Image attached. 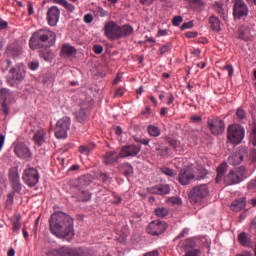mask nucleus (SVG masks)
Listing matches in <instances>:
<instances>
[{
  "label": "nucleus",
  "mask_w": 256,
  "mask_h": 256,
  "mask_svg": "<svg viewBox=\"0 0 256 256\" xmlns=\"http://www.w3.org/2000/svg\"><path fill=\"white\" fill-rule=\"evenodd\" d=\"M161 2H165L166 0H159ZM154 2V0H140V3H142V5L145 6H150L152 5V3Z\"/></svg>",
  "instance_id": "obj_58"
},
{
  "label": "nucleus",
  "mask_w": 256,
  "mask_h": 256,
  "mask_svg": "<svg viewBox=\"0 0 256 256\" xmlns=\"http://www.w3.org/2000/svg\"><path fill=\"white\" fill-rule=\"evenodd\" d=\"M256 230V217L252 219V222L250 223V231Z\"/></svg>",
  "instance_id": "obj_62"
},
{
  "label": "nucleus",
  "mask_w": 256,
  "mask_h": 256,
  "mask_svg": "<svg viewBox=\"0 0 256 256\" xmlns=\"http://www.w3.org/2000/svg\"><path fill=\"white\" fill-rule=\"evenodd\" d=\"M7 96H9V90L6 88L0 89V100H6Z\"/></svg>",
  "instance_id": "obj_48"
},
{
  "label": "nucleus",
  "mask_w": 256,
  "mask_h": 256,
  "mask_svg": "<svg viewBox=\"0 0 256 256\" xmlns=\"http://www.w3.org/2000/svg\"><path fill=\"white\" fill-rule=\"evenodd\" d=\"M14 204H15V192H11L7 194L6 209L11 211L13 209Z\"/></svg>",
  "instance_id": "obj_32"
},
{
  "label": "nucleus",
  "mask_w": 256,
  "mask_h": 256,
  "mask_svg": "<svg viewBox=\"0 0 256 256\" xmlns=\"http://www.w3.org/2000/svg\"><path fill=\"white\" fill-rule=\"evenodd\" d=\"M250 159L252 160L253 164H256V150L252 149V151H250Z\"/></svg>",
  "instance_id": "obj_60"
},
{
  "label": "nucleus",
  "mask_w": 256,
  "mask_h": 256,
  "mask_svg": "<svg viewBox=\"0 0 256 256\" xmlns=\"http://www.w3.org/2000/svg\"><path fill=\"white\" fill-rule=\"evenodd\" d=\"M147 133L150 137L157 138L161 135V129H159L157 126L149 125L147 126Z\"/></svg>",
  "instance_id": "obj_28"
},
{
  "label": "nucleus",
  "mask_w": 256,
  "mask_h": 256,
  "mask_svg": "<svg viewBox=\"0 0 256 256\" xmlns=\"http://www.w3.org/2000/svg\"><path fill=\"white\" fill-rule=\"evenodd\" d=\"M236 117L239 121H243L245 120V118H247V114L245 113V110L238 108V110L236 111Z\"/></svg>",
  "instance_id": "obj_42"
},
{
  "label": "nucleus",
  "mask_w": 256,
  "mask_h": 256,
  "mask_svg": "<svg viewBox=\"0 0 256 256\" xmlns=\"http://www.w3.org/2000/svg\"><path fill=\"white\" fill-rule=\"evenodd\" d=\"M117 159L116 151H109L103 156V163H105V165H112L117 162Z\"/></svg>",
  "instance_id": "obj_25"
},
{
  "label": "nucleus",
  "mask_w": 256,
  "mask_h": 256,
  "mask_svg": "<svg viewBox=\"0 0 256 256\" xmlns=\"http://www.w3.org/2000/svg\"><path fill=\"white\" fill-rule=\"evenodd\" d=\"M100 181L103 183H110V177L107 173H100Z\"/></svg>",
  "instance_id": "obj_51"
},
{
  "label": "nucleus",
  "mask_w": 256,
  "mask_h": 256,
  "mask_svg": "<svg viewBox=\"0 0 256 256\" xmlns=\"http://www.w3.org/2000/svg\"><path fill=\"white\" fill-rule=\"evenodd\" d=\"M23 53V48L18 42H14L13 44H9L6 48V55L13 59H18Z\"/></svg>",
  "instance_id": "obj_18"
},
{
  "label": "nucleus",
  "mask_w": 256,
  "mask_h": 256,
  "mask_svg": "<svg viewBox=\"0 0 256 256\" xmlns=\"http://www.w3.org/2000/svg\"><path fill=\"white\" fill-rule=\"evenodd\" d=\"M208 128L213 135H220L225 131V124L224 121L217 119H208Z\"/></svg>",
  "instance_id": "obj_15"
},
{
  "label": "nucleus",
  "mask_w": 256,
  "mask_h": 256,
  "mask_svg": "<svg viewBox=\"0 0 256 256\" xmlns=\"http://www.w3.org/2000/svg\"><path fill=\"white\" fill-rule=\"evenodd\" d=\"M56 42V34L55 32L48 29H40L37 32L32 34L28 45L30 49L36 51L39 49H44V51L40 52V57L46 61H51L53 59V52L48 50V48L53 47Z\"/></svg>",
  "instance_id": "obj_2"
},
{
  "label": "nucleus",
  "mask_w": 256,
  "mask_h": 256,
  "mask_svg": "<svg viewBox=\"0 0 256 256\" xmlns=\"http://www.w3.org/2000/svg\"><path fill=\"white\" fill-rule=\"evenodd\" d=\"M147 192H149V194H156V195H158L159 194V185L147 188Z\"/></svg>",
  "instance_id": "obj_50"
},
{
  "label": "nucleus",
  "mask_w": 256,
  "mask_h": 256,
  "mask_svg": "<svg viewBox=\"0 0 256 256\" xmlns=\"http://www.w3.org/2000/svg\"><path fill=\"white\" fill-rule=\"evenodd\" d=\"M48 256H86L83 248H70L63 246L58 249L49 250Z\"/></svg>",
  "instance_id": "obj_8"
},
{
  "label": "nucleus",
  "mask_w": 256,
  "mask_h": 256,
  "mask_svg": "<svg viewBox=\"0 0 256 256\" xmlns=\"http://www.w3.org/2000/svg\"><path fill=\"white\" fill-rule=\"evenodd\" d=\"M14 154H16L18 158L25 160H29L32 156L27 145L23 143H18L16 146H14Z\"/></svg>",
  "instance_id": "obj_17"
},
{
  "label": "nucleus",
  "mask_w": 256,
  "mask_h": 256,
  "mask_svg": "<svg viewBox=\"0 0 256 256\" xmlns=\"http://www.w3.org/2000/svg\"><path fill=\"white\" fill-rule=\"evenodd\" d=\"M46 142V130H37L34 134V143L37 146H42Z\"/></svg>",
  "instance_id": "obj_24"
},
{
  "label": "nucleus",
  "mask_w": 256,
  "mask_h": 256,
  "mask_svg": "<svg viewBox=\"0 0 256 256\" xmlns=\"http://www.w3.org/2000/svg\"><path fill=\"white\" fill-rule=\"evenodd\" d=\"M53 3L65 8L68 13H74L75 11L74 4L69 3L67 0H53Z\"/></svg>",
  "instance_id": "obj_26"
},
{
  "label": "nucleus",
  "mask_w": 256,
  "mask_h": 256,
  "mask_svg": "<svg viewBox=\"0 0 256 256\" xmlns=\"http://www.w3.org/2000/svg\"><path fill=\"white\" fill-rule=\"evenodd\" d=\"M131 35H133V27L128 24L121 25L119 28V32L116 36V41L121 39H127Z\"/></svg>",
  "instance_id": "obj_22"
},
{
  "label": "nucleus",
  "mask_w": 256,
  "mask_h": 256,
  "mask_svg": "<svg viewBox=\"0 0 256 256\" xmlns=\"http://www.w3.org/2000/svg\"><path fill=\"white\" fill-rule=\"evenodd\" d=\"M91 184V176L83 175L79 178V186L87 187Z\"/></svg>",
  "instance_id": "obj_36"
},
{
  "label": "nucleus",
  "mask_w": 256,
  "mask_h": 256,
  "mask_svg": "<svg viewBox=\"0 0 256 256\" xmlns=\"http://www.w3.org/2000/svg\"><path fill=\"white\" fill-rule=\"evenodd\" d=\"M175 100V97L173 96L172 93L169 94V97H168V101L166 102V104L168 106H170L171 104H173V101Z\"/></svg>",
  "instance_id": "obj_63"
},
{
  "label": "nucleus",
  "mask_w": 256,
  "mask_h": 256,
  "mask_svg": "<svg viewBox=\"0 0 256 256\" xmlns=\"http://www.w3.org/2000/svg\"><path fill=\"white\" fill-rule=\"evenodd\" d=\"M155 213L157 217L163 219L168 216L170 211L166 208H156Z\"/></svg>",
  "instance_id": "obj_37"
},
{
  "label": "nucleus",
  "mask_w": 256,
  "mask_h": 256,
  "mask_svg": "<svg viewBox=\"0 0 256 256\" xmlns=\"http://www.w3.org/2000/svg\"><path fill=\"white\" fill-rule=\"evenodd\" d=\"M21 224H20V217H17L13 220V231L18 232L20 231Z\"/></svg>",
  "instance_id": "obj_46"
},
{
  "label": "nucleus",
  "mask_w": 256,
  "mask_h": 256,
  "mask_svg": "<svg viewBox=\"0 0 256 256\" xmlns=\"http://www.w3.org/2000/svg\"><path fill=\"white\" fill-rule=\"evenodd\" d=\"M166 223L160 220H154L150 222L147 227V233L152 236H160L166 231Z\"/></svg>",
  "instance_id": "obj_14"
},
{
  "label": "nucleus",
  "mask_w": 256,
  "mask_h": 256,
  "mask_svg": "<svg viewBox=\"0 0 256 256\" xmlns=\"http://www.w3.org/2000/svg\"><path fill=\"white\" fill-rule=\"evenodd\" d=\"M79 200H81L82 202H88L89 200H91V194H89L88 191H81L79 193Z\"/></svg>",
  "instance_id": "obj_40"
},
{
  "label": "nucleus",
  "mask_w": 256,
  "mask_h": 256,
  "mask_svg": "<svg viewBox=\"0 0 256 256\" xmlns=\"http://www.w3.org/2000/svg\"><path fill=\"white\" fill-rule=\"evenodd\" d=\"M170 193V186L168 184L159 185L158 195L163 196Z\"/></svg>",
  "instance_id": "obj_39"
},
{
  "label": "nucleus",
  "mask_w": 256,
  "mask_h": 256,
  "mask_svg": "<svg viewBox=\"0 0 256 256\" xmlns=\"http://www.w3.org/2000/svg\"><path fill=\"white\" fill-rule=\"evenodd\" d=\"M208 194H209L208 185L200 184L198 186H194V188L190 190V194H189L190 202L194 204L201 203V201L205 200Z\"/></svg>",
  "instance_id": "obj_7"
},
{
  "label": "nucleus",
  "mask_w": 256,
  "mask_h": 256,
  "mask_svg": "<svg viewBox=\"0 0 256 256\" xmlns=\"http://www.w3.org/2000/svg\"><path fill=\"white\" fill-rule=\"evenodd\" d=\"M75 120H77V122L84 124L86 122H88V118H89V109H88V104H84L81 106V109H79V111L75 112Z\"/></svg>",
  "instance_id": "obj_20"
},
{
  "label": "nucleus",
  "mask_w": 256,
  "mask_h": 256,
  "mask_svg": "<svg viewBox=\"0 0 256 256\" xmlns=\"http://www.w3.org/2000/svg\"><path fill=\"white\" fill-rule=\"evenodd\" d=\"M141 147L135 144H130L127 146L122 147L119 156L121 158H128V157H135L140 153Z\"/></svg>",
  "instance_id": "obj_16"
},
{
  "label": "nucleus",
  "mask_w": 256,
  "mask_h": 256,
  "mask_svg": "<svg viewBox=\"0 0 256 256\" xmlns=\"http://www.w3.org/2000/svg\"><path fill=\"white\" fill-rule=\"evenodd\" d=\"M227 171V163H222L217 168V177L215 178V182L219 183L224 177L225 172Z\"/></svg>",
  "instance_id": "obj_27"
},
{
  "label": "nucleus",
  "mask_w": 256,
  "mask_h": 256,
  "mask_svg": "<svg viewBox=\"0 0 256 256\" xmlns=\"http://www.w3.org/2000/svg\"><path fill=\"white\" fill-rule=\"evenodd\" d=\"M238 242L243 247L250 246V238H248L247 233H245V232L239 233V235H238Z\"/></svg>",
  "instance_id": "obj_30"
},
{
  "label": "nucleus",
  "mask_w": 256,
  "mask_h": 256,
  "mask_svg": "<svg viewBox=\"0 0 256 256\" xmlns=\"http://www.w3.org/2000/svg\"><path fill=\"white\" fill-rule=\"evenodd\" d=\"M49 231L59 239L74 238V220L64 212H54L49 218Z\"/></svg>",
  "instance_id": "obj_1"
},
{
  "label": "nucleus",
  "mask_w": 256,
  "mask_h": 256,
  "mask_svg": "<svg viewBox=\"0 0 256 256\" xmlns=\"http://www.w3.org/2000/svg\"><path fill=\"white\" fill-rule=\"evenodd\" d=\"M184 21V19L181 16H175L172 20V25L174 27L180 26V24Z\"/></svg>",
  "instance_id": "obj_47"
},
{
  "label": "nucleus",
  "mask_w": 256,
  "mask_h": 256,
  "mask_svg": "<svg viewBox=\"0 0 256 256\" xmlns=\"http://www.w3.org/2000/svg\"><path fill=\"white\" fill-rule=\"evenodd\" d=\"M143 256H159V253L155 250V251L149 252L147 254H144Z\"/></svg>",
  "instance_id": "obj_64"
},
{
  "label": "nucleus",
  "mask_w": 256,
  "mask_h": 256,
  "mask_svg": "<svg viewBox=\"0 0 256 256\" xmlns=\"http://www.w3.org/2000/svg\"><path fill=\"white\" fill-rule=\"evenodd\" d=\"M120 27L121 25L117 24L116 22L108 21L103 27V34L108 40L116 41Z\"/></svg>",
  "instance_id": "obj_13"
},
{
  "label": "nucleus",
  "mask_w": 256,
  "mask_h": 256,
  "mask_svg": "<svg viewBox=\"0 0 256 256\" xmlns=\"http://www.w3.org/2000/svg\"><path fill=\"white\" fill-rule=\"evenodd\" d=\"M247 207V198H239L234 201H232L231 204V211L232 212H241Z\"/></svg>",
  "instance_id": "obj_23"
},
{
  "label": "nucleus",
  "mask_w": 256,
  "mask_h": 256,
  "mask_svg": "<svg viewBox=\"0 0 256 256\" xmlns=\"http://www.w3.org/2000/svg\"><path fill=\"white\" fill-rule=\"evenodd\" d=\"M171 49V46L166 44L164 46L161 47V49H159V53L161 56L165 55V53L169 52Z\"/></svg>",
  "instance_id": "obj_53"
},
{
  "label": "nucleus",
  "mask_w": 256,
  "mask_h": 256,
  "mask_svg": "<svg viewBox=\"0 0 256 256\" xmlns=\"http://www.w3.org/2000/svg\"><path fill=\"white\" fill-rule=\"evenodd\" d=\"M61 54L67 56L75 55V48L70 46L69 44H65L61 46Z\"/></svg>",
  "instance_id": "obj_33"
},
{
  "label": "nucleus",
  "mask_w": 256,
  "mask_h": 256,
  "mask_svg": "<svg viewBox=\"0 0 256 256\" xmlns=\"http://www.w3.org/2000/svg\"><path fill=\"white\" fill-rule=\"evenodd\" d=\"M192 27H194V24L192 23V21H190V22H186V23L182 24V26H180V29L182 31H185L187 29H192Z\"/></svg>",
  "instance_id": "obj_54"
},
{
  "label": "nucleus",
  "mask_w": 256,
  "mask_h": 256,
  "mask_svg": "<svg viewBox=\"0 0 256 256\" xmlns=\"http://www.w3.org/2000/svg\"><path fill=\"white\" fill-rule=\"evenodd\" d=\"M161 173H163L164 175H166L168 177H175V175H177L175 173V171H173V169L168 168V167L161 168Z\"/></svg>",
  "instance_id": "obj_41"
},
{
  "label": "nucleus",
  "mask_w": 256,
  "mask_h": 256,
  "mask_svg": "<svg viewBox=\"0 0 256 256\" xmlns=\"http://www.w3.org/2000/svg\"><path fill=\"white\" fill-rule=\"evenodd\" d=\"M206 176V170H201V176L196 177L194 175V171L192 170L191 167L184 168L180 170L178 173V183L182 186H187L191 184V182L196 179V180H201L204 179Z\"/></svg>",
  "instance_id": "obj_5"
},
{
  "label": "nucleus",
  "mask_w": 256,
  "mask_h": 256,
  "mask_svg": "<svg viewBox=\"0 0 256 256\" xmlns=\"http://www.w3.org/2000/svg\"><path fill=\"white\" fill-rule=\"evenodd\" d=\"M28 68L32 71H36L37 69H39V62L38 61L29 62Z\"/></svg>",
  "instance_id": "obj_49"
},
{
  "label": "nucleus",
  "mask_w": 256,
  "mask_h": 256,
  "mask_svg": "<svg viewBox=\"0 0 256 256\" xmlns=\"http://www.w3.org/2000/svg\"><path fill=\"white\" fill-rule=\"evenodd\" d=\"M93 149H95L94 144L82 145V146H79V153H81L82 155H89V153H91V151H93Z\"/></svg>",
  "instance_id": "obj_34"
},
{
  "label": "nucleus",
  "mask_w": 256,
  "mask_h": 256,
  "mask_svg": "<svg viewBox=\"0 0 256 256\" xmlns=\"http://www.w3.org/2000/svg\"><path fill=\"white\" fill-rule=\"evenodd\" d=\"M93 52H95L96 55H101L103 53L102 45L93 46Z\"/></svg>",
  "instance_id": "obj_55"
},
{
  "label": "nucleus",
  "mask_w": 256,
  "mask_h": 256,
  "mask_svg": "<svg viewBox=\"0 0 256 256\" xmlns=\"http://www.w3.org/2000/svg\"><path fill=\"white\" fill-rule=\"evenodd\" d=\"M70 130V118L65 116L56 122L54 128V137L56 139H66Z\"/></svg>",
  "instance_id": "obj_9"
},
{
  "label": "nucleus",
  "mask_w": 256,
  "mask_h": 256,
  "mask_svg": "<svg viewBox=\"0 0 256 256\" xmlns=\"http://www.w3.org/2000/svg\"><path fill=\"white\" fill-rule=\"evenodd\" d=\"M9 182L11 183V187L13 188L14 193L21 192V182H20V176L18 175V172L16 171L9 172Z\"/></svg>",
  "instance_id": "obj_21"
},
{
  "label": "nucleus",
  "mask_w": 256,
  "mask_h": 256,
  "mask_svg": "<svg viewBox=\"0 0 256 256\" xmlns=\"http://www.w3.org/2000/svg\"><path fill=\"white\" fill-rule=\"evenodd\" d=\"M133 175V166L131 164H124V177L129 178Z\"/></svg>",
  "instance_id": "obj_38"
},
{
  "label": "nucleus",
  "mask_w": 256,
  "mask_h": 256,
  "mask_svg": "<svg viewBox=\"0 0 256 256\" xmlns=\"http://www.w3.org/2000/svg\"><path fill=\"white\" fill-rule=\"evenodd\" d=\"M201 255V250L199 249H191V250H187V252H185L184 256H200Z\"/></svg>",
  "instance_id": "obj_45"
},
{
  "label": "nucleus",
  "mask_w": 256,
  "mask_h": 256,
  "mask_svg": "<svg viewBox=\"0 0 256 256\" xmlns=\"http://www.w3.org/2000/svg\"><path fill=\"white\" fill-rule=\"evenodd\" d=\"M123 95H124V90H123V88H118V89L116 90V93L114 94L115 97H123Z\"/></svg>",
  "instance_id": "obj_61"
},
{
  "label": "nucleus",
  "mask_w": 256,
  "mask_h": 256,
  "mask_svg": "<svg viewBox=\"0 0 256 256\" xmlns=\"http://www.w3.org/2000/svg\"><path fill=\"white\" fill-rule=\"evenodd\" d=\"M25 74V66L23 64H18L9 69V73L6 77V83L11 87H15L16 84L21 83V81L25 79Z\"/></svg>",
  "instance_id": "obj_4"
},
{
  "label": "nucleus",
  "mask_w": 256,
  "mask_h": 256,
  "mask_svg": "<svg viewBox=\"0 0 256 256\" xmlns=\"http://www.w3.org/2000/svg\"><path fill=\"white\" fill-rule=\"evenodd\" d=\"M48 18V25L51 27H55L60 19V9L58 7L53 6L48 9L47 13Z\"/></svg>",
  "instance_id": "obj_19"
},
{
  "label": "nucleus",
  "mask_w": 256,
  "mask_h": 256,
  "mask_svg": "<svg viewBox=\"0 0 256 256\" xmlns=\"http://www.w3.org/2000/svg\"><path fill=\"white\" fill-rule=\"evenodd\" d=\"M245 138V128L232 124L227 128V140L234 145H239Z\"/></svg>",
  "instance_id": "obj_6"
},
{
  "label": "nucleus",
  "mask_w": 256,
  "mask_h": 256,
  "mask_svg": "<svg viewBox=\"0 0 256 256\" xmlns=\"http://www.w3.org/2000/svg\"><path fill=\"white\" fill-rule=\"evenodd\" d=\"M239 39L243 41H250V30L241 28L239 30Z\"/></svg>",
  "instance_id": "obj_35"
},
{
  "label": "nucleus",
  "mask_w": 256,
  "mask_h": 256,
  "mask_svg": "<svg viewBox=\"0 0 256 256\" xmlns=\"http://www.w3.org/2000/svg\"><path fill=\"white\" fill-rule=\"evenodd\" d=\"M185 37H187V39H194L198 37V32H187L185 33Z\"/></svg>",
  "instance_id": "obj_57"
},
{
  "label": "nucleus",
  "mask_w": 256,
  "mask_h": 256,
  "mask_svg": "<svg viewBox=\"0 0 256 256\" xmlns=\"http://www.w3.org/2000/svg\"><path fill=\"white\" fill-rule=\"evenodd\" d=\"M91 22H93V15L91 14L84 15V23L90 24Z\"/></svg>",
  "instance_id": "obj_56"
},
{
  "label": "nucleus",
  "mask_w": 256,
  "mask_h": 256,
  "mask_svg": "<svg viewBox=\"0 0 256 256\" xmlns=\"http://www.w3.org/2000/svg\"><path fill=\"white\" fill-rule=\"evenodd\" d=\"M213 8L215 9V12H217L218 16L225 20L226 15L225 10L223 8V4L221 2H215V4H213Z\"/></svg>",
  "instance_id": "obj_31"
},
{
  "label": "nucleus",
  "mask_w": 256,
  "mask_h": 256,
  "mask_svg": "<svg viewBox=\"0 0 256 256\" xmlns=\"http://www.w3.org/2000/svg\"><path fill=\"white\" fill-rule=\"evenodd\" d=\"M250 139H252V145L256 146V123L252 124V134H250Z\"/></svg>",
  "instance_id": "obj_44"
},
{
  "label": "nucleus",
  "mask_w": 256,
  "mask_h": 256,
  "mask_svg": "<svg viewBox=\"0 0 256 256\" xmlns=\"http://www.w3.org/2000/svg\"><path fill=\"white\" fill-rule=\"evenodd\" d=\"M232 15L236 20H242L248 16V6L243 0H234Z\"/></svg>",
  "instance_id": "obj_10"
},
{
  "label": "nucleus",
  "mask_w": 256,
  "mask_h": 256,
  "mask_svg": "<svg viewBox=\"0 0 256 256\" xmlns=\"http://www.w3.org/2000/svg\"><path fill=\"white\" fill-rule=\"evenodd\" d=\"M23 179V182L28 187H34L39 183V172L35 168H27L23 172V176L21 177Z\"/></svg>",
  "instance_id": "obj_12"
},
{
  "label": "nucleus",
  "mask_w": 256,
  "mask_h": 256,
  "mask_svg": "<svg viewBox=\"0 0 256 256\" xmlns=\"http://www.w3.org/2000/svg\"><path fill=\"white\" fill-rule=\"evenodd\" d=\"M248 150L246 147H238V150L232 152L231 155H229V158H227V163L231 166H238L243 162L245 157H247Z\"/></svg>",
  "instance_id": "obj_11"
},
{
  "label": "nucleus",
  "mask_w": 256,
  "mask_h": 256,
  "mask_svg": "<svg viewBox=\"0 0 256 256\" xmlns=\"http://www.w3.org/2000/svg\"><path fill=\"white\" fill-rule=\"evenodd\" d=\"M224 71H227L229 73V78L233 77V73H234L233 65H230V64L225 65Z\"/></svg>",
  "instance_id": "obj_52"
},
{
  "label": "nucleus",
  "mask_w": 256,
  "mask_h": 256,
  "mask_svg": "<svg viewBox=\"0 0 256 256\" xmlns=\"http://www.w3.org/2000/svg\"><path fill=\"white\" fill-rule=\"evenodd\" d=\"M122 201H123V199L121 197H119L118 195L114 194V200L112 201V204L119 205V204H121Z\"/></svg>",
  "instance_id": "obj_59"
},
{
  "label": "nucleus",
  "mask_w": 256,
  "mask_h": 256,
  "mask_svg": "<svg viewBox=\"0 0 256 256\" xmlns=\"http://www.w3.org/2000/svg\"><path fill=\"white\" fill-rule=\"evenodd\" d=\"M168 204L175 206V205H181L182 204V199L178 197H171L168 198Z\"/></svg>",
  "instance_id": "obj_43"
},
{
  "label": "nucleus",
  "mask_w": 256,
  "mask_h": 256,
  "mask_svg": "<svg viewBox=\"0 0 256 256\" xmlns=\"http://www.w3.org/2000/svg\"><path fill=\"white\" fill-rule=\"evenodd\" d=\"M247 179V168L245 166H239L231 171L224 177V183L227 186L238 185L239 183Z\"/></svg>",
  "instance_id": "obj_3"
},
{
  "label": "nucleus",
  "mask_w": 256,
  "mask_h": 256,
  "mask_svg": "<svg viewBox=\"0 0 256 256\" xmlns=\"http://www.w3.org/2000/svg\"><path fill=\"white\" fill-rule=\"evenodd\" d=\"M210 25H211V30L213 32H220V21L219 18L215 17L214 15H211L210 17Z\"/></svg>",
  "instance_id": "obj_29"
}]
</instances>
